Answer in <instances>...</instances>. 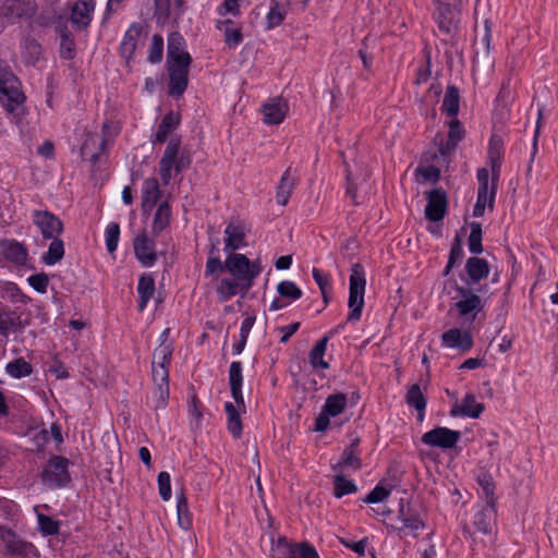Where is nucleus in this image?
<instances>
[{
	"instance_id": "nucleus-1",
	"label": "nucleus",
	"mask_w": 558,
	"mask_h": 558,
	"mask_svg": "<svg viewBox=\"0 0 558 558\" xmlns=\"http://www.w3.org/2000/svg\"><path fill=\"white\" fill-rule=\"evenodd\" d=\"M366 279L364 268L361 264L355 263L351 267L349 301L348 306L350 313L348 315L349 322H357L361 318L362 310L364 306Z\"/></svg>"
},
{
	"instance_id": "nucleus-2",
	"label": "nucleus",
	"mask_w": 558,
	"mask_h": 558,
	"mask_svg": "<svg viewBox=\"0 0 558 558\" xmlns=\"http://www.w3.org/2000/svg\"><path fill=\"white\" fill-rule=\"evenodd\" d=\"M226 269L239 281H243V295L250 291L262 268L257 263L239 253H231L226 259Z\"/></svg>"
},
{
	"instance_id": "nucleus-3",
	"label": "nucleus",
	"mask_w": 558,
	"mask_h": 558,
	"mask_svg": "<svg viewBox=\"0 0 558 558\" xmlns=\"http://www.w3.org/2000/svg\"><path fill=\"white\" fill-rule=\"evenodd\" d=\"M447 284H450L452 288H454L458 294L461 296V299L454 303L453 308L458 312L459 316L464 322L472 324L475 320L477 313H480L483 308L481 298L471 289L460 287L454 279H448L445 282V288Z\"/></svg>"
},
{
	"instance_id": "nucleus-4",
	"label": "nucleus",
	"mask_w": 558,
	"mask_h": 558,
	"mask_svg": "<svg viewBox=\"0 0 558 558\" xmlns=\"http://www.w3.org/2000/svg\"><path fill=\"white\" fill-rule=\"evenodd\" d=\"M1 551L7 558H29L36 553L32 543L22 539L12 530L0 526Z\"/></svg>"
},
{
	"instance_id": "nucleus-5",
	"label": "nucleus",
	"mask_w": 558,
	"mask_h": 558,
	"mask_svg": "<svg viewBox=\"0 0 558 558\" xmlns=\"http://www.w3.org/2000/svg\"><path fill=\"white\" fill-rule=\"evenodd\" d=\"M192 62L191 56H183L181 60L175 62H168L169 72V95L174 98H180L189 84V68Z\"/></svg>"
},
{
	"instance_id": "nucleus-6",
	"label": "nucleus",
	"mask_w": 558,
	"mask_h": 558,
	"mask_svg": "<svg viewBox=\"0 0 558 558\" xmlns=\"http://www.w3.org/2000/svg\"><path fill=\"white\" fill-rule=\"evenodd\" d=\"M25 100L24 94L19 88L17 78L8 71H0V102L9 111L13 112Z\"/></svg>"
},
{
	"instance_id": "nucleus-7",
	"label": "nucleus",
	"mask_w": 558,
	"mask_h": 558,
	"mask_svg": "<svg viewBox=\"0 0 558 558\" xmlns=\"http://www.w3.org/2000/svg\"><path fill=\"white\" fill-rule=\"evenodd\" d=\"M43 482L51 487H63L71 482L69 460L61 456L52 457L41 473Z\"/></svg>"
},
{
	"instance_id": "nucleus-8",
	"label": "nucleus",
	"mask_w": 558,
	"mask_h": 558,
	"mask_svg": "<svg viewBox=\"0 0 558 558\" xmlns=\"http://www.w3.org/2000/svg\"><path fill=\"white\" fill-rule=\"evenodd\" d=\"M460 438L461 433L459 430H453L447 427H435L423 434L421 440L427 446L447 450L456 447Z\"/></svg>"
},
{
	"instance_id": "nucleus-9",
	"label": "nucleus",
	"mask_w": 558,
	"mask_h": 558,
	"mask_svg": "<svg viewBox=\"0 0 558 558\" xmlns=\"http://www.w3.org/2000/svg\"><path fill=\"white\" fill-rule=\"evenodd\" d=\"M37 10L35 0H5L0 8V14L8 20L9 23H14L20 19L32 17Z\"/></svg>"
},
{
	"instance_id": "nucleus-10",
	"label": "nucleus",
	"mask_w": 558,
	"mask_h": 558,
	"mask_svg": "<svg viewBox=\"0 0 558 558\" xmlns=\"http://www.w3.org/2000/svg\"><path fill=\"white\" fill-rule=\"evenodd\" d=\"M434 16L441 33L450 37L456 35L459 14L449 3L438 1Z\"/></svg>"
},
{
	"instance_id": "nucleus-11",
	"label": "nucleus",
	"mask_w": 558,
	"mask_h": 558,
	"mask_svg": "<svg viewBox=\"0 0 558 558\" xmlns=\"http://www.w3.org/2000/svg\"><path fill=\"white\" fill-rule=\"evenodd\" d=\"M34 223L40 229L45 239L57 238L56 235H59L63 232L62 221L57 216L47 210L34 211Z\"/></svg>"
},
{
	"instance_id": "nucleus-12",
	"label": "nucleus",
	"mask_w": 558,
	"mask_h": 558,
	"mask_svg": "<svg viewBox=\"0 0 558 558\" xmlns=\"http://www.w3.org/2000/svg\"><path fill=\"white\" fill-rule=\"evenodd\" d=\"M447 211V195L442 189H435L427 193L425 216L430 221H439Z\"/></svg>"
},
{
	"instance_id": "nucleus-13",
	"label": "nucleus",
	"mask_w": 558,
	"mask_h": 558,
	"mask_svg": "<svg viewBox=\"0 0 558 558\" xmlns=\"http://www.w3.org/2000/svg\"><path fill=\"white\" fill-rule=\"evenodd\" d=\"M180 149V141L171 138L166 147L162 158L159 161V175L163 185H168L171 180V171L175 169V157Z\"/></svg>"
},
{
	"instance_id": "nucleus-14",
	"label": "nucleus",
	"mask_w": 558,
	"mask_h": 558,
	"mask_svg": "<svg viewBox=\"0 0 558 558\" xmlns=\"http://www.w3.org/2000/svg\"><path fill=\"white\" fill-rule=\"evenodd\" d=\"M288 109L287 101L281 97L271 98L263 106V121L266 124H279L286 118Z\"/></svg>"
},
{
	"instance_id": "nucleus-15",
	"label": "nucleus",
	"mask_w": 558,
	"mask_h": 558,
	"mask_svg": "<svg viewBox=\"0 0 558 558\" xmlns=\"http://www.w3.org/2000/svg\"><path fill=\"white\" fill-rule=\"evenodd\" d=\"M245 226L240 220H232L225 230V251H236L245 245Z\"/></svg>"
},
{
	"instance_id": "nucleus-16",
	"label": "nucleus",
	"mask_w": 558,
	"mask_h": 558,
	"mask_svg": "<svg viewBox=\"0 0 558 558\" xmlns=\"http://www.w3.org/2000/svg\"><path fill=\"white\" fill-rule=\"evenodd\" d=\"M359 444L360 439L354 438L349 446H347L341 454L340 460L337 464L332 465L335 471H343L345 469H352L357 471L362 468V461L359 457Z\"/></svg>"
},
{
	"instance_id": "nucleus-17",
	"label": "nucleus",
	"mask_w": 558,
	"mask_h": 558,
	"mask_svg": "<svg viewBox=\"0 0 558 558\" xmlns=\"http://www.w3.org/2000/svg\"><path fill=\"white\" fill-rule=\"evenodd\" d=\"M133 246L134 253L143 266L149 267L156 262L157 255L154 251V243L145 232L134 239Z\"/></svg>"
},
{
	"instance_id": "nucleus-18",
	"label": "nucleus",
	"mask_w": 558,
	"mask_h": 558,
	"mask_svg": "<svg viewBox=\"0 0 558 558\" xmlns=\"http://www.w3.org/2000/svg\"><path fill=\"white\" fill-rule=\"evenodd\" d=\"M441 341L448 348H456L461 352H468L473 347V339L469 331L462 332L458 328H451L442 333Z\"/></svg>"
},
{
	"instance_id": "nucleus-19",
	"label": "nucleus",
	"mask_w": 558,
	"mask_h": 558,
	"mask_svg": "<svg viewBox=\"0 0 558 558\" xmlns=\"http://www.w3.org/2000/svg\"><path fill=\"white\" fill-rule=\"evenodd\" d=\"M484 409V403L476 402L475 397L472 393H468L465 395L461 403H456L451 408L450 415L452 417L468 416L472 418H477L483 413Z\"/></svg>"
},
{
	"instance_id": "nucleus-20",
	"label": "nucleus",
	"mask_w": 558,
	"mask_h": 558,
	"mask_svg": "<svg viewBox=\"0 0 558 558\" xmlns=\"http://www.w3.org/2000/svg\"><path fill=\"white\" fill-rule=\"evenodd\" d=\"M106 145V138L102 137L98 142V136L96 134H87L81 147V154L84 158H89L93 165H96L98 161H100Z\"/></svg>"
},
{
	"instance_id": "nucleus-21",
	"label": "nucleus",
	"mask_w": 558,
	"mask_h": 558,
	"mask_svg": "<svg viewBox=\"0 0 558 558\" xmlns=\"http://www.w3.org/2000/svg\"><path fill=\"white\" fill-rule=\"evenodd\" d=\"M143 28L141 25L133 24L126 31L120 46V51L123 58L130 59L135 52L136 48L142 43Z\"/></svg>"
},
{
	"instance_id": "nucleus-22",
	"label": "nucleus",
	"mask_w": 558,
	"mask_h": 558,
	"mask_svg": "<svg viewBox=\"0 0 558 558\" xmlns=\"http://www.w3.org/2000/svg\"><path fill=\"white\" fill-rule=\"evenodd\" d=\"M465 271L468 275V284H474L482 279L487 278L489 274V265L484 258L470 257L465 264Z\"/></svg>"
},
{
	"instance_id": "nucleus-23",
	"label": "nucleus",
	"mask_w": 558,
	"mask_h": 558,
	"mask_svg": "<svg viewBox=\"0 0 558 558\" xmlns=\"http://www.w3.org/2000/svg\"><path fill=\"white\" fill-rule=\"evenodd\" d=\"M217 28L222 32L226 45L229 48L238 47L243 39L242 28L229 19L217 21Z\"/></svg>"
},
{
	"instance_id": "nucleus-24",
	"label": "nucleus",
	"mask_w": 558,
	"mask_h": 558,
	"mask_svg": "<svg viewBox=\"0 0 558 558\" xmlns=\"http://www.w3.org/2000/svg\"><path fill=\"white\" fill-rule=\"evenodd\" d=\"M161 196L157 179L149 178L144 181L142 207L144 211L153 209Z\"/></svg>"
},
{
	"instance_id": "nucleus-25",
	"label": "nucleus",
	"mask_w": 558,
	"mask_h": 558,
	"mask_svg": "<svg viewBox=\"0 0 558 558\" xmlns=\"http://www.w3.org/2000/svg\"><path fill=\"white\" fill-rule=\"evenodd\" d=\"M399 519L402 525L399 526L397 530L399 535L402 537H416L418 531L424 529L425 526L424 522L420 518L405 514L403 508H401L399 511Z\"/></svg>"
},
{
	"instance_id": "nucleus-26",
	"label": "nucleus",
	"mask_w": 558,
	"mask_h": 558,
	"mask_svg": "<svg viewBox=\"0 0 558 558\" xmlns=\"http://www.w3.org/2000/svg\"><path fill=\"white\" fill-rule=\"evenodd\" d=\"M94 10L93 1L81 0L72 9L71 21L78 28H85L90 22V13Z\"/></svg>"
},
{
	"instance_id": "nucleus-27",
	"label": "nucleus",
	"mask_w": 558,
	"mask_h": 558,
	"mask_svg": "<svg viewBox=\"0 0 558 558\" xmlns=\"http://www.w3.org/2000/svg\"><path fill=\"white\" fill-rule=\"evenodd\" d=\"M21 316L8 308H0V335L8 337L10 332L22 329Z\"/></svg>"
},
{
	"instance_id": "nucleus-28",
	"label": "nucleus",
	"mask_w": 558,
	"mask_h": 558,
	"mask_svg": "<svg viewBox=\"0 0 558 558\" xmlns=\"http://www.w3.org/2000/svg\"><path fill=\"white\" fill-rule=\"evenodd\" d=\"M405 402L417 411V418L423 421L426 408V399L418 384H413L409 387L405 396Z\"/></svg>"
},
{
	"instance_id": "nucleus-29",
	"label": "nucleus",
	"mask_w": 558,
	"mask_h": 558,
	"mask_svg": "<svg viewBox=\"0 0 558 558\" xmlns=\"http://www.w3.org/2000/svg\"><path fill=\"white\" fill-rule=\"evenodd\" d=\"M495 522V506H488L480 510L474 517V526L483 534L492 533Z\"/></svg>"
},
{
	"instance_id": "nucleus-30",
	"label": "nucleus",
	"mask_w": 558,
	"mask_h": 558,
	"mask_svg": "<svg viewBox=\"0 0 558 558\" xmlns=\"http://www.w3.org/2000/svg\"><path fill=\"white\" fill-rule=\"evenodd\" d=\"M294 185L295 179L291 175V169L288 168L282 174L277 189L276 199L279 205L286 206L288 204Z\"/></svg>"
},
{
	"instance_id": "nucleus-31",
	"label": "nucleus",
	"mask_w": 558,
	"mask_h": 558,
	"mask_svg": "<svg viewBox=\"0 0 558 558\" xmlns=\"http://www.w3.org/2000/svg\"><path fill=\"white\" fill-rule=\"evenodd\" d=\"M217 293H218L219 300L221 302L228 301L229 299H231L232 296H234L238 293H240L242 296H244L243 295V281H239L235 278L234 279L223 278L217 288Z\"/></svg>"
},
{
	"instance_id": "nucleus-32",
	"label": "nucleus",
	"mask_w": 558,
	"mask_h": 558,
	"mask_svg": "<svg viewBox=\"0 0 558 558\" xmlns=\"http://www.w3.org/2000/svg\"><path fill=\"white\" fill-rule=\"evenodd\" d=\"M137 292L140 295L138 310L142 312L145 310L148 301L155 292V281L149 275L141 276L137 284Z\"/></svg>"
},
{
	"instance_id": "nucleus-33",
	"label": "nucleus",
	"mask_w": 558,
	"mask_h": 558,
	"mask_svg": "<svg viewBox=\"0 0 558 558\" xmlns=\"http://www.w3.org/2000/svg\"><path fill=\"white\" fill-rule=\"evenodd\" d=\"M2 253L7 259L17 265L25 264L27 259L26 248L17 242H4L2 244Z\"/></svg>"
},
{
	"instance_id": "nucleus-34",
	"label": "nucleus",
	"mask_w": 558,
	"mask_h": 558,
	"mask_svg": "<svg viewBox=\"0 0 558 558\" xmlns=\"http://www.w3.org/2000/svg\"><path fill=\"white\" fill-rule=\"evenodd\" d=\"M460 109V94L458 87L450 85L447 87L442 101V110L452 118H457Z\"/></svg>"
},
{
	"instance_id": "nucleus-35",
	"label": "nucleus",
	"mask_w": 558,
	"mask_h": 558,
	"mask_svg": "<svg viewBox=\"0 0 558 558\" xmlns=\"http://www.w3.org/2000/svg\"><path fill=\"white\" fill-rule=\"evenodd\" d=\"M184 39L179 33H172L168 38L167 63L181 60L183 56H190L183 50Z\"/></svg>"
},
{
	"instance_id": "nucleus-36",
	"label": "nucleus",
	"mask_w": 558,
	"mask_h": 558,
	"mask_svg": "<svg viewBox=\"0 0 558 558\" xmlns=\"http://www.w3.org/2000/svg\"><path fill=\"white\" fill-rule=\"evenodd\" d=\"M329 341V336H324L311 350L308 354L310 363L314 368H328L329 364L324 360V354L327 349V344Z\"/></svg>"
},
{
	"instance_id": "nucleus-37",
	"label": "nucleus",
	"mask_w": 558,
	"mask_h": 558,
	"mask_svg": "<svg viewBox=\"0 0 558 558\" xmlns=\"http://www.w3.org/2000/svg\"><path fill=\"white\" fill-rule=\"evenodd\" d=\"M170 217H171V208H170L169 203L167 201H165L158 206V208L155 213V217H154V221H153V232L155 234H158L161 231H163L169 225Z\"/></svg>"
},
{
	"instance_id": "nucleus-38",
	"label": "nucleus",
	"mask_w": 558,
	"mask_h": 558,
	"mask_svg": "<svg viewBox=\"0 0 558 558\" xmlns=\"http://www.w3.org/2000/svg\"><path fill=\"white\" fill-rule=\"evenodd\" d=\"M179 117L175 116L173 112L167 113L160 124L158 125V130L156 133V142L163 143L168 138L169 134L175 130V128L179 125Z\"/></svg>"
},
{
	"instance_id": "nucleus-39",
	"label": "nucleus",
	"mask_w": 558,
	"mask_h": 558,
	"mask_svg": "<svg viewBox=\"0 0 558 558\" xmlns=\"http://www.w3.org/2000/svg\"><path fill=\"white\" fill-rule=\"evenodd\" d=\"M177 498L178 524L183 530H189L192 525V518L189 511L187 499L183 492H181Z\"/></svg>"
},
{
	"instance_id": "nucleus-40",
	"label": "nucleus",
	"mask_w": 558,
	"mask_h": 558,
	"mask_svg": "<svg viewBox=\"0 0 558 558\" xmlns=\"http://www.w3.org/2000/svg\"><path fill=\"white\" fill-rule=\"evenodd\" d=\"M347 407V395L333 393L330 395L325 402L324 411L330 416H337L344 411Z\"/></svg>"
},
{
	"instance_id": "nucleus-41",
	"label": "nucleus",
	"mask_w": 558,
	"mask_h": 558,
	"mask_svg": "<svg viewBox=\"0 0 558 558\" xmlns=\"http://www.w3.org/2000/svg\"><path fill=\"white\" fill-rule=\"evenodd\" d=\"M225 410L228 415V429L235 438H239L242 434L240 412L231 402H226Z\"/></svg>"
},
{
	"instance_id": "nucleus-42",
	"label": "nucleus",
	"mask_w": 558,
	"mask_h": 558,
	"mask_svg": "<svg viewBox=\"0 0 558 558\" xmlns=\"http://www.w3.org/2000/svg\"><path fill=\"white\" fill-rule=\"evenodd\" d=\"M172 352V343L160 342V344L154 351L151 365L168 367L171 361Z\"/></svg>"
},
{
	"instance_id": "nucleus-43",
	"label": "nucleus",
	"mask_w": 558,
	"mask_h": 558,
	"mask_svg": "<svg viewBox=\"0 0 558 558\" xmlns=\"http://www.w3.org/2000/svg\"><path fill=\"white\" fill-rule=\"evenodd\" d=\"M64 255V243L59 238H52L49 248L45 256L44 262L47 265H54L63 258Z\"/></svg>"
},
{
	"instance_id": "nucleus-44",
	"label": "nucleus",
	"mask_w": 558,
	"mask_h": 558,
	"mask_svg": "<svg viewBox=\"0 0 558 558\" xmlns=\"http://www.w3.org/2000/svg\"><path fill=\"white\" fill-rule=\"evenodd\" d=\"M7 373L14 378H22L32 374V365L23 357H19L5 366Z\"/></svg>"
},
{
	"instance_id": "nucleus-45",
	"label": "nucleus",
	"mask_w": 558,
	"mask_h": 558,
	"mask_svg": "<svg viewBox=\"0 0 558 558\" xmlns=\"http://www.w3.org/2000/svg\"><path fill=\"white\" fill-rule=\"evenodd\" d=\"M356 490L357 486L354 484V482L347 480L342 473L335 476L333 495L336 498H341L344 495L353 494Z\"/></svg>"
},
{
	"instance_id": "nucleus-46",
	"label": "nucleus",
	"mask_w": 558,
	"mask_h": 558,
	"mask_svg": "<svg viewBox=\"0 0 558 558\" xmlns=\"http://www.w3.org/2000/svg\"><path fill=\"white\" fill-rule=\"evenodd\" d=\"M463 257V247H462V241L461 239L457 235L454 238V241L452 243V246H451V250H450V254H449V257H448V263H447V266L445 267V270H444V276L447 277L451 269L454 267V265L460 262Z\"/></svg>"
},
{
	"instance_id": "nucleus-47",
	"label": "nucleus",
	"mask_w": 558,
	"mask_h": 558,
	"mask_svg": "<svg viewBox=\"0 0 558 558\" xmlns=\"http://www.w3.org/2000/svg\"><path fill=\"white\" fill-rule=\"evenodd\" d=\"M469 250L473 254L483 252L482 245V227L478 222L471 223V233L469 235Z\"/></svg>"
},
{
	"instance_id": "nucleus-48",
	"label": "nucleus",
	"mask_w": 558,
	"mask_h": 558,
	"mask_svg": "<svg viewBox=\"0 0 558 558\" xmlns=\"http://www.w3.org/2000/svg\"><path fill=\"white\" fill-rule=\"evenodd\" d=\"M478 484L482 487L486 505L495 506V485L492 476L489 474L478 476Z\"/></svg>"
},
{
	"instance_id": "nucleus-49",
	"label": "nucleus",
	"mask_w": 558,
	"mask_h": 558,
	"mask_svg": "<svg viewBox=\"0 0 558 558\" xmlns=\"http://www.w3.org/2000/svg\"><path fill=\"white\" fill-rule=\"evenodd\" d=\"M24 57L28 63L38 61L41 54V47L34 38H26L23 43Z\"/></svg>"
},
{
	"instance_id": "nucleus-50",
	"label": "nucleus",
	"mask_w": 558,
	"mask_h": 558,
	"mask_svg": "<svg viewBox=\"0 0 558 558\" xmlns=\"http://www.w3.org/2000/svg\"><path fill=\"white\" fill-rule=\"evenodd\" d=\"M368 178L367 172H361L357 175H354L351 170L347 169V195L350 196L352 202L357 205L359 202L356 199V189H357V180L362 179L363 181H366Z\"/></svg>"
},
{
	"instance_id": "nucleus-51",
	"label": "nucleus",
	"mask_w": 558,
	"mask_h": 558,
	"mask_svg": "<svg viewBox=\"0 0 558 558\" xmlns=\"http://www.w3.org/2000/svg\"><path fill=\"white\" fill-rule=\"evenodd\" d=\"M504 155V141L497 135L493 134L488 145V160L501 161Z\"/></svg>"
},
{
	"instance_id": "nucleus-52",
	"label": "nucleus",
	"mask_w": 558,
	"mask_h": 558,
	"mask_svg": "<svg viewBox=\"0 0 558 558\" xmlns=\"http://www.w3.org/2000/svg\"><path fill=\"white\" fill-rule=\"evenodd\" d=\"M120 238V227L117 222H111L106 228V246L109 253H113L118 247Z\"/></svg>"
},
{
	"instance_id": "nucleus-53",
	"label": "nucleus",
	"mask_w": 558,
	"mask_h": 558,
	"mask_svg": "<svg viewBox=\"0 0 558 558\" xmlns=\"http://www.w3.org/2000/svg\"><path fill=\"white\" fill-rule=\"evenodd\" d=\"M278 293L283 298H289L292 300H298L302 296V291L298 286L289 280L281 281L277 286Z\"/></svg>"
},
{
	"instance_id": "nucleus-54",
	"label": "nucleus",
	"mask_w": 558,
	"mask_h": 558,
	"mask_svg": "<svg viewBox=\"0 0 558 558\" xmlns=\"http://www.w3.org/2000/svg\"><path fill=\"white\" fill-rule=\"evenodd\" d=\"M287 558H319L317 551L306 543L291 546Z\"/></svg>"
},
{
	"instance_id": "nucleus-55",
	"label": "nucleus",
	"mask_w": 558,
	"mask_h": 558,
	"mask_svg": "<svg viewBox=\"0 0 558 558\" xmlns=\"http://www.w3.org/2000/svg\"><path fill=\"white\" fill-rule=\"evenodd\" d=\"M489 165L492 168V187H490V196H489V208L493 209L496 193H497L498 181L500 178L501 161H489Z\"/></svg>"
},
{
	"instance_id": "nucleus-56",
	"label": "nucleus",
	"mask_w": 558,
	"mask_h": 558,
	"mask_svg": "<svg viewBox=\"0 0 558 558\" xmlns=\"http://www.w3.org/2000/svg\"><path fill=\"white\" fill-rule=\"evenodd\" d=\"M39 530L44 535H56L59 533V522L45 514H38Z\"/></svg>"
},
{
	"instance_id": "nucleus-57",
	"label": "nucleus",
	"mask_w": 558,
	"mask_h": 558,
	"mask_svg": "<svg viewBox=\"0 0 558 558\" xmlns=\"http://www.w3.org/2000/svg\"><path fill=\"white\" fill-rule=\"evenodd\" d=\"M286 10L279 5V3H275L268 14H267V26L268 28H274L282 23L286 16Z\"/></svg>"
},
{
	"instance_id": "nucleus-58",
	"label": "nucleus",
	"mask_w": 558,
	"mask_h": 558,
	"mask_svg": "<svg viewBox=\"0 0 558 558\" xmlns=\"http://www.w3.org/2000/svg\"><path fill=\"white\" fill-rule=\"evenodd\" d=\"M163 53V39L160 35H154L149 48L148 61L151 63L160 62Z\"/></svg>"
},
{
	"instance_id": "nucleus-59",
	"label": "nucleus",
	"mask_w": 558,
	"mask_h": 558,
	"mask_svg": "<svg viewBox=\"0 0 558 558\" xmlns=\"http://www.w3.org/2000/svg\"><path fill=\"white\" fill-rule=\"evenodd\" d=\"M153 380L157 388L169 387V372L166 366L151 365Z\"/></svg>"
},
{
	"instance_id": "nucleus-60",
	"label": "nucleus",
	"mask_w": 558,
	"mask_h": 558,
	"mask_svg": "<svg viewBox=\"0 0 558 558\" xmlns=\"http://www.w3.org/2000/svg\"><path fill=\"white\" fill-rule=\"evenodd\" d=\"M158 490L160 497L165 501H168L171 498L170 475L166 471H162L158 474Z\"/></svg>"
},
{
	"instance_id": "nucleus-61",
	"label": "nucleus",
	"mask_w": 558,
	"mask_h": 558,
	"mask_svg": "<svg viewBox=\"0 0 558 558\" xmlns=\"http://www.w3.org/2000/svg\"><path fill=\"white\" fill-rule=\"evenodd\" d=\"M489 196L490 191L488 190H478L477 191V199L473 209L474 217H482L484 215L486 206L489 207Z\"/></svg>"
},
{
	"instance_id": "nucleus-62",
	"label": "nucleus",
	"mask_w": 558,
	"mask_h": 558,
	"mask_svg": "<svg viewBox=\"0 0 558 558\" xmlns=\"http://www.w3.org/2000/svg\"><path fill=\"white\" fill-rule=\"evenodd\" d=\"M29 286L39 293H45L48 288L49 278L45 272L32 275L27 279Z\"/></svg>"
},
{
	"instance_id": "nucleus-63",
	"label": "nucleus",
	"mask_w": 558,
	"mask_h": 558,
	"mask_svg": "<svg viewBox=\"0 0 558 558\" xmlns=\"http://www.w3.org/2000/svg\"><path fill=\"white\" fill-rule=\"evenodd\" d=\"M243 375L241 362H232L229 369V384L230 388L242 387Z\"/></svg>"
},
{
	"instance_id": "nucleus-64",
	"label": "nucleus",
	"mask_w": 558,
	"mask_h": 558,
	"mask_svg": "<svg viewBox=\"0 0 558 558\" xmlns=\"http://www.w3.org/2000/svg\"><path fill=\"white\" fill-rule=\"evenodd\" d=\"M390 494V490L384 486L377 485L365 498L366 504H377L385 500Z\"/></svg>"
}]
</instances>
